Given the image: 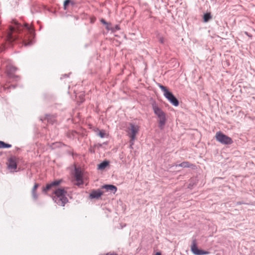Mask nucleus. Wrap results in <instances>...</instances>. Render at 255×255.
<instances>
[{"mask_svg": "<svg viewBox=\"0 0 255 255\" xmlns=\"http://www.w3.org/2000/svg\"><path fill=\"white\" fill-rule=\"evenodd\" d=\"M24 29L31 33L33 32V29L29 26L28 24L25 23L23 25L16 19H12L11 25L8 27L6 32V38L7 41L11 43L19 38L22 39L23 35L21 32Z\"/></svg>", "mask_w": 255, "mask_h": 255, "instance_id": "f257e3e1", "label": "nucleus"}, {"mask_svg": "<svg viewBox=\"0 0 255 255\" xmlns=\"http://www.w3.org/2000/svg\"><path fill=\"white\" fill-rule=\"evenodd\" d=\"M67 187L63 188H57L55 190L53 193L55 196L53 200L59 206H64L68 201L67 196H69V194L67 191Z\"/></svg>", "mask_w": 255, "mask_h": 255, "instance_id": "f03ea898", "label": "nucleus"}, {"mask_svg": "<svg viewBox=\"0 0 255 255\" xmlns=\"http://www.w3.org/2000/svg\"><path fill=\"white\" fill-rule=\"evenodd\" d=\"M151 106L154 114L159 118L158 127L160 129H163L166 122L165 114L155 101L151 103Z\"/></svg>", "mask_w": 255, "mask_h": 255, "instance_id": "7ed1b4c3", "label": "nucleus"}, {"mask_svg": "<svg viewBox=\"0 0 255 255\" xmlns=\"http://www.w3.org/2000/svg\"><path fill=\"white\" fill-rule=\"evenodd\" d=\"M216 138L218 141L223 144L229 145L231 144L233 142L231 137L224 134L221 131L216 133Z\"/></svg>", "mask_w": 255, "mask_h": 255, "instance_id": "20e7f679", "label": "nucleus"}, {"mask_svg": "<svg viewBox=\"0 0 255 255\" xmlns=\"http://www.w3.org/2000/svg\"><path fill=\"white\" fill-rule=\"evenodd\" d=\"M191 250L192 253L195 255H204L209 254L208 252L200 250L198 248L196 240L195 239L192 240Z\"/></svg>", "mask_w": 255, "mask_h": 255, "instance_id": "39448f33", "label": "nucleus"}, {"mask_svg": "<svg viewBox=\"0 0 255 255\" xmlns=\"http://www.w3.org/2000/svg\"><path fill=\"white\" fill-rule=\"evenodd\" d=\"M191 250L192 253L195 255H204L209 254L208 252L200 250L198 248L196 240L195 239L192 240Z\"/></svg>", "mask_w": 255, "mask_h": 255, "instance_id": "423d86ee", "label": "nucleus"}, {"mask_svg": "<svg viewBox=\"0 0 255 255\" xmlns=\"http://www.w3.org/2000/svg\"><path fill=\"white\" fill-rule=\"evenodd\" d=\"M23 32H26L27 33H29L30 36L33 37L34 35V31L33 30V32L31 33L26 30H25L24 29L22 30V31L21 32V33L22 34L23 36L22 38L21 39L20 38H19V39L16 40L14 42H16L17 41H19L20 43H22L25 46H29L32 44L33 41L32 40H28V41H27V40L26 38L24 37V35H25V33H23Z\"/></svg>", "mask_w": 255, "mask_h": 255, "instance_id": "0eeeda50", "label": "nucleus"}, {"mask_svg": "<svg viewBox=\"0 0 255 255\" xmlns=\"http://www.w3.org/2000/svg\"><path fill=\"white\" fill-rule=\"evenodd\" d=\"M164 97L169 101V102L174 106L177 107L179 105V101L176 97L171 92H169L164 96Z\"/></svg>", "mask_w": 255, "mask_h": 255, "instance_id": "6e6552de", "label": "nucleus"}, {"mask_svg": "<svg viewBox=\"0 0 255 255\" xmlns=\"http://www.w3.org/2000/svg\"><path fill=\"white\" fill-rule=\"evenodd\" d=\"M130 132L128 133L129 137L132 140H135L136 134L139 130L138 126L130 123L129 124Z\"/></svg>", "mask_w": 255, "mask_h": 255, "instance_id": "1a4fd4ad", "label": "nucleus"}, {"mask_svg": "<svg viewBox=\"0 0 255 255\" xmlns=\"http://www.w3.org/2000/svg\"><path fill=\"white\" fill-rule=\"evenodd\" d=\"M62 180H56L50 183L47 184L45 187L43 188L42 191L44 193H46L48 191L50 190L53 187H55L59 185L61 182Z\"/></svg>", "mask_w": 255, "mask_h": 255, "instance_id": "9d476101", "label": "nucleus"}, {"mask_svg": "<svg viewBox=\"0 0 255 255\" xmlns=\"http://www.w3.org/2000/svg\"><path fill=\"white\" fill-rule=\"evenodd\" d=\"M74 176L76 180L78 182V185H80L84 183L82 178V173L80 170L78 168H75Z\"/></svg>", "mask_w": 255, "mask_h": 255, "instance_id": "9b49d317", "label": "nucleus"}, {"mask_svg": "<svg viewBox=\"0 0 255 255\" xmlns=\"http://www.w3.org/2000/svg\"><path fill=\"white\" fill-rule=\"evenodd\" d=\"M103 192L100 190H94L90 193L89 197L90 199H98L103 195Z\"/></svg>", "mask_w": 255, "mask_h": 255, "instance_id": "f8f14e48", "label": "nucleus"}, {"mask_svg": "<svg viewBox=\"0 0 255 255\" xmlns=\"http://www.w3.org/2000/svg\"><path fill=\"white\" fill-rule=\"evenodd\" d=\"M8 167L9 169L15 170L17 168L16 159L14 157H11L8 159Z\"/></svg>", "mask_w": 255, "mask_h": 255, "instance_id": "ddd939ff", "label": "nucleus"}, {"mask_svg": "<svg viewBox=\"0 0 255 255\" xmlns=\"http://www.w3.org/2000/svg\"><path fill=\"white\" fill-rule=\"evenodd\" d=\"M102 188L106 189L107 191H110L115 193L117 190V188L116 186L111 184H106L102 186Z\"/></svg>", "mask_w": 255, "mask_h": 255, "instance_id": "4468645a", "label": "nucleus"}, {"mask_svg": "<svg viewBox=\"0 0 255 255\" xmlns=\"http://www.w3.org/2000/svg\"><path fill=\"white\" fill-rule=\"evenodd\" d=\"M109 161L108 160H104L100 163L98 165V169L99 170H104L106 168L109 164Z\"/></svg>", "mask_w": 255, "mask_h": 255, "instance_id": "2eb2a0df", "label": "nucleus"}, {"mask_svg": "<svg viewBox=\"0 0 255 255\" xmlns=\"http://www.w3.org/2000/svg\"><path fill=\"white\" fill-rule=\"evenodd\" d=\"M44 120H47V122L51 124H53L55 121V117L51 115L46 114Z\"/></svg>", "mask_w": 255, "mask_h": 255, "instance_id": "dca6fc26", "label": "nucleus"}, {"mask_svg": "<svg viewBox=\"0 0 255 255\" xmlns=\"http://www.w3.org/2000/svg\"><path fill=\"white\" fill-rule=\"evenodd\" d=\"M17 69L16 67L10 66L8 68H7V74L10 77H12L13 74L16 72Z\"/></svg>", "mask_w": 255, "mask_h": 255, "instance_id": "f3484780", "label": "nucleus"}, {"mask_svg": "<svg viewBox=\"0 0 255 255\" xmlns=\"http://www.w3.org/2000/svg\"><path fill=\"white\" fill-rule=\"evenodd\" d=\"M212 18V15L210 12L205 13L203 15V21L204 22H208Z\"/></svg>", "mask_w": 255, "mask_h": 255, "instance_id": "a211bd4d", "label": "nucleus"}, {"mask_svg": "<svg viewBox=\"0 0 255 255\" xmlns=\"http://www.w3.org/2000/svg\"><path fill=\"white\" fill-rule=\"evenodd\" d=\"M11 147V145L5 143L4 141H0V148H8Z\"/></svg>", "mask_w": 255, "mask_h": 255, "instance_id": "6ab92c4d", "label": "nucleus"}, {"mask_svg": "<svg viewBox=\"0 0 255 255\" xmlns=\"http://www.w3.org/2000/svg\"><path fill=\"white\" fill-rule=\"evenodd\" d=\"M192 165H193V164L188 161H184L178 165L179 166L183 168L190 167Z\"/></svg>", "mask_w": 255, "mask_h": 255, "instance_id": "aec40b11", "label": "nucleus"}, {"mask_svg": "<svg viewBox=\"0 0 255 255\" xmlns=\"http://www.w3.org/2000/svg\"><path fill=\"white\" fill-rule=\"evenodd\" d=\"M158 87L163 92V95L165 96L167 93L169 92L170 91L167 89V88L160 84H158Z\"/></svg>", "mask_w": 255, "mask_h": 255, "instance_id": "412c9836", "label": "nucleus"}, {"mask_svg": "<svg viewBox=\"0 0 255 255\" xmlns=\"http://www.w3.org/2000/svg\"><path fill=\"white\" fill-rule=\"evenodd\" d=\"M120 29V25L118 24H117L115 25L114 26L112 27L111 31L112 32H115L118 30H119Z\"/></svg>", "mask_w": 255, "mask_h": 255, "instance_id": "4be33fe9", "label": "nucleus"}, {"mask_svg": "<svg viewBox=\"0 0 255 255\" xmlns=\"http://www.w3.org/2000/svg\"><path fill=\"white\" fill-rule=\"evenodd\" d=\"M72 2V0H65L64 2V9H67V6L70 4V2Z\"/></svg>", "mask_w": 255, "mask_h": 255, "instance_id": "5701e85b", "label": "nucleus"}, {"mask_svg": "<svg viewBox=\"0 0 255 255\" xmlns=\"http://www.w3.org/2000/svg\"><path fill=\"white\" fill-rule=\"evenodd\" d=\"M98 135L101 138H104L105 136L106 133L104 130H99Z\"/></svg>", "mask_w": 255, "mask_h": 255, "instance_id": "b1692460", "label": "nucleus"}, {"mask_svg": "<svg viewBox=\"0 0 255 255\" xmlns=\"http://www.w3.org/2000/svg\"><path fill=\"white\" fill-rule=\"evenodd\" d=\"M32 196L34 200H36L38 198V195L36 191H31Z\"/></svg>", "mask_w": 255, "mask_h": 255, "instance_id": "393cba45", "label": "nucleus"}, {"mask_svg": "<svg viewBox=\"0 0 255 255\" xmlns=\"http://www.w3.org/2000/svg\"><path fill=\"white\" fill-rule=\"evenodd\" d=\"M112 27H113V26L112 25V24L111 23L108 22L107 24H106V28L108 31H111Z\"/></svg>", "mask_w": 255, "mask_h": 255, "instance_id": "a878e982", "label": "nucleus"}, {"mask_svg": "<svg viewBox=\"0 0 255 255\" xmlns=\"http://www.w3.org/2000/svg\"><path fill=\"white\" fill-rule=\"evenodd\" d=\"M39 184L35 183L32 188V191H36V189L39 187Z\"/></svg>", "mask_w": 255, "mask_h": 255, "instance_id": "bb28decb", "label": "nucleus"}, {"mask_svg": "<svg viewBox=\"0 0 255 255\" xmlns=\"http://www.w3.org/2000/svg\"><path fill=\"white\" fill-rule=\"evenodd\" d=\"M159 42L161 44H164L165 42V39L163 37H159L158 39Z\"/></svg>", "mask_w": 255, "mask_h": 255, "instance_id": "cd10ccee", "label": "nucleus"}, {"mask_svg": "<svg viewBox=\"0 0 255 255\" xmlns=\"http://www.w3.org/2000/svg\"><path fill=\"white\" fill-rule=\"evenodd\" d=\"M84 95L82 94H81L80 96H79V98L81 101L82 102H83L84 101Z\"/></svg>", "mask_w": 255, "mask_h": 255, "instance_id": "c85d7f7f", "label": "nucleus"}, {"mask_svg": "<svg viewBox=\"0 0 255 255\" xmlns=\"http://www.w3.org/2000/svg\"><path fill=\"white\" fill-rule=\"evenodd\" d=\"M101 22L103 24H105V25H106V24H107V23H108V22H107V21H106L104 19H103V18H102V19H101Z\"/></svg>", "mask_w": 255, "mask_h": 255, "instance_id": "c756f323", "label": "nucleus"}, {"mask_svg": "<svg viewBox=\"0 0 255 255\" xmlns=\"http://www.w3.org/2000/svg\"><path fill=\"white\" fill-rule=\"evenodd\" d=\"M134 140H132L131 138H130L129 141L130 145H133L134 144Z\"/></svg>", "mask_w": 255, "mask_h": 255, "instance_id": "7c9ffc66", "label": "nucleus"}, {"mask_svg": "<svg viewBox=\"0 0 255 255\" xmlns=\"http://www.w3.org/2000/svg\"><path fill=\"white\" fill-rule=\"evenodd\" d=\"M244 204V203L243 202H238L237 203V205H241V204Z\"/></svg>", "mask_w": 255, "mask_h": 255, "instance_id": "2f4dec72", "label": "nucleus"}, {"mask_svg": "<svg viewBox=\"0 0 255 255\" xmlns=\"http://www.w3.org/2000/svg\"><path fill=\"white\" fill-rule=\"evenodd\" d=\"M75 2L73 0H72V2H70V4H71L72 5H74L75 4Z\"/></svg>", "mask_w": 255, "mask_h": 255, "instance_id": "473e14b6", "label": "nucleus"}, {"mask_svg": "<svg viewBox=\"0 0 255 255\" xmlns=\"http://www.w3.org/2000/svg\"><path fill=\"white\" fill-rule=\"evenodd\" d=\"M105 255H118L116 254H110V253H107Z\"/></svg>", "mask_w": 255, "mask_h": 255, "instance_id": "72a5a7b5", "label": "nucleus"}, {"mask_svg": "<svg viewBox=\"0 0 255 255\" xmlns=\"http://www.w3.org/2000/svg\"><path fill=\"white\" fill-rule=\"evenodd\" d=\"M155 255H161L160 253L157 252L156 253Z\"/></svg>", "mask_w": 255, "mask_h": 255, "instance_id": "f704fd0d", "label": "nucleus"}, {"mask_svg": "<svg viewBox=\"0 0 255 255\" xmlns=\"http://www.w3.org/2000/svg\"><path fill=\"white\" fill-rule=\"evenodd\" d=\"M40 121H43V119H42V118H40Z\"/></svg>", "mask_w": 255, "mask_h": 255, "instance_id": "c9c22d12", "label": "nucleus"}, {"mask_svg": "<svg viewBox=\"0 0 255 255\" xmlns=\"http://www.w3.org/2000/svg\"><path fill=\"white\" fill-rule=\"evenodd\" d=\"M130 148H132V145H130Z\"/></svg>", "mask_w": 255, "mask_h": 255, "instance_id": "e433bc0d", "label": "nucleus"}, {"mask_svg": "<svg viewBox=\"0 0 255 255\" xmlns=\"http://www.w3.org/2000/svg\"><path fill=\"white\" fill-rule=\"evenodd\" d=\"M64 77H66V76H67V75H66V74H65V75H64Z\"/></svg>", "mask_w": 255, "mask_h": 255, "instance_id": "4c0bfd02", "label": "nucleus"}]
</instances>
